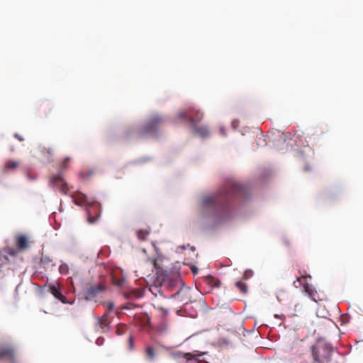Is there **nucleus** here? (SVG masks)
Masks as SVG:
<instances>
[{"mask_svg":"<svg viewBox=\"0 0 363 363\" xmlns=\"http://www.w3.org/2000/svg\"><path fill=\"white\" fill-rule=\"evenodd\" d=\"M247 194L246 188L240 184L228 182L218 194L214 196H206L201 201L203 216L210 212L212 216L220 219L229 216V202L233 196H245Z\"/></svg>","mask_w":363,"mask_h":363,"instance_id":"obj_1","label":"nucleus"},{"mask_svg":"<svg viewBox=\"0 0 363 363\" xmlns=\"http://www.w3.org/2000/svg\"><path fill=\"white\" fill-rule=\"evenodd\" d=\"M154 267L159 269L157 272V281L160 284L170 291L174 290L176 288H179L178 290L172 295L171 298H176L179 296L186 289L184 288V284L178 275H170L166 272H163L157 264V259L155 258L148 259Z\"/></svg>","mask_w":363,"mask_h":363,"instance_id":"obj_2","label":"nucleus"},{"mask_svg":"<svg viewBox=\"0 0 363 363\" xmlns=\"http://www.w3.org/2000/svg\"><path fill=\"white\" fill-rule=\"evenodd\" d=\"M75 203L79 206L86 205L87 209V221L93 224L97 221L101 216V208L100 203L91 201L88 196L84 194H80L75 199Z\"/></svg>","mask_w":363,"mask_h":363,"instance_id":"obj_3","label":"nucleus"},{"mask_svg":"<svg viewBox=\"0 0 363 363\" xmlns=\"http://www.w3.org/2000/svg\"><path fill=\"white\" fill-rule=\"evenodd\" d=\"M164 122V119L157 115L153 116L138 130L140 137H146L156 134L157 130L160 128Z\"/></svg>","mask_w":363,"mask_h":363,"instance_id":"obj_4","label":"nucleus"},{"mask_svg":"<svg viewBox=\"0 0 363 363\" xmlns=\"http://www.w3.org/2000/svg\"><path fill=\"white\" fill-rule=\"evenodd\" d=\"M106 290V286L102 283L97 284H89L82 291L83 298L86 301H92Z\"/></svg>","mask_w":363,"mask_h":363,"instance_id":"obj_5","label":"nucleus"},{"mask_svg":"<svg viewBox=\"0 0 363 363\" xmlns=\"http://www.w3.org/2000/svg\"><path fill=\"white\" fill-rule=\"evenodd\" d=\"M203 114L199 110L194 108H189L186 110L181 111L178 114L179 118H185L191 125H197L203 118Z\"/></svg>","mask_w":363,"mask_h":363,"instance_id":"obj_6","label":"nucleus"},{"mask_svg":"<svg viewBox=\"0 0 363 363\" xmlns=\"http://www.w3.org/2000/svg\"><path fill=\"white\" fill-rule=\"evenodd\" d=\"M308 277L311 278V276L310 275L301 276V277L298 278L294 282V285L296 287H298L297 284H298L299 285H302L303 292H304L306 295H308L312 300L316 301L315 296H316L317 291L312 285L309 284L306 281V279Z\"/></svg>","mask_w":363,"mask_h":363,"instance_id":"obj_7","label":"nucleus"},{"mask_svg":"<svg viewBox=\"0 0 363 363\" xmlns=\"http://www.w3.org/2000/svg\"><path fill=\"white\" fill-rule=\"evenodd\" d=\"M50 182L54 187L58 189L61 192L64 194H67L69 190L68 185L65 182L63 177L61 176V174L52 177L50 179Z\"/></svg>","mask_w":363,"mask_h":363,"instance_id":"obj_8","label":"nucleus"},{"mask_svg":"<svg viewBox=\"0 0 363 363\" xmlns=\"http://www.w3.org/2000/svg\"><path fill=\"white\" fill-rule=\"evenodd\" d=\"M15 356V349L11 346H6L0 350V359L7 358L11 362H14Z\"/></svg>","mask_w":363,"mask_h":363,"instance_id":"obj_9","label":"nucleus"},{"mask_svg":"<svg viewBox=\"0 0 363 363\" xmlns=\"http://www.w3.org/2000/svg\"><path fill=\"white\" fill-rule=\"evenodd\" d=\"M111 319L108 313H105L101 318H98V325L102 332L105 333L109 330Z\"/></svg>","mask_w":363,"mask_h":363,"instance_id":"obj_10","label":"nucleus"},{"mask_svg":"<svg viewBox=\"0 0 363 363\" xmlns=\"http://www.w3.org/2000/svg\"><path fill=\"white\" fill-rule=\"evenodd\" d=\"M50 292L59 301L63 303H67V298L61 293L58 285H50L49 286Z\"/></svg>","mask_w":363,"mask_h":363,"instance_id":"obj_11","label":"nucleus"},{"mask_svg":"<svg viewBox=\"0 0 363 363\" xmlns=\"http://www.w3.org/2000/svg\"><path fill=\"white\" fill-rule=\"evenodd\" d=\"M172 355L174 358H185L186 359V361L188 362V361H190V360L194 359L195 357H201L202 355V354H193L191 352L184 353V352L178 351V352L172 353Z\"/></svg>","mask_w":363,"mask_h":363,"instance_id":"obj_12","label":"nucleus"},{"mask_svg":"<svg viewBox=\"0 0 363 363\" xmlns=\"http://www.w3.org/2000/svg\"><path fill=\"white\" fill-rule=\"evenodd\" d=\"M16 243L17 248L20 250H23L28 247V238L23 235H17L16 237Z\"/></svg>","mask_w":363,"mask_h":363,"instance_id":"obj_13","label":"nucleus"},{"mask_svg":"<svg viewBox=\"0 0 363 363\" xmlns=\"http://www.w3.org/2000/svg\"><path fill=\"white\" fill-rule=\"evenodd\" d=\"M40 154L48 160H50L54 152L53 148L40 145L39 147Z\"/></svg>","mask_w":363,"mask_h":363,"instance_id":"obj_14","label":"nucleus"},{"mask_svg":"<svg viewBox=\"0 0 363 363\" xmlns=\"http://www.w3.org/2000/svg\"><path fill=\"white\" fill-rule=\"evenodd\" d=\"M195 133L199 135L201 137L208 136L209 134V130L206 126H199L198 124L196 125H191Z\"/></svg>","mask_w":363,"mask_h":363,"instance_id":"obj_15","label":"nucleus"},{"mask_svg":"<svg viewBox=\"0 0 363 363\" xmlns=\"http://www.w3.org/2000/svg\"><path fill=\"white\" fill-rule=\"evenodd\" d=\"M206 283L213 286V287H220V284H221V282L220 281L217 279V278H215L213 276H208L206 278Z\"/></svg>","mask_w":363,"mask_h":363,"instance_id":"obj_16","label":"nucleus"},{"mask_svg":"<svg viewBox=\"0 0 363 363\" xmlns=\"http://www.w3.org/2000/svg\"><path fill=\"white\" fill-rule=\"evenodd\" d=\"M145 355L148 360L152 361L155 357V348L152 346L148 345L146 347L145 350Z\"/></svg>","mask_w":363,"mask_h":363,"instance_id":"obj_17","label":"nucleus"},{"mask_svg":"<svg viewBox=\"0 0 363 363\" xmlns=\"http://www.w3.org/2000/svg\"><path fill=\"white\" fill-rule=\"evenodd\" d=\"M137 237L140 241H145L147 240V238L148 237L150 234V230L145 229V230H138L136 232Z\"/></svg>","mask_w":363,"mask_h":363,"instance_id":"obj_18","label":"nucleus"},{"mask_svg":"<svg viewBox=\"0 0 363 363\" xmlns=\"http://www.w3.org/2000/svg\"><path fill=\"white\" fill-rule=\"evenodd\" d=\"M18 165V161L9 160L5 162L4 167L6 170H13L16 169Z\"/></svg>","mask_w":363,"mask_h":363,"instance_id":"obj_19","label":"nucleus"},{"mask_svg":"<svg viewBox=\"0 0 363 363\" xmlns=\"http://www.w3.org/2000/svg\"><path fill=\"white\" fill-rule=\"evenodd\" d=\"M10 263V260L7 255H4L0 249V271L3 267L8 265Z\"/></svg>","mask_w":363,"mask_h":363,"instance_id":"obj_20","label":"nucleus"},{"mask_svg":"<svg viewBox=\"0 0 363 363\" xmlns=\"http://www.w3.org/2000/svg\"><path fill=\"white\" fill-rule=\"evenodd\" d=\"M235 286L238 288V289L243 294H246L247 293V285L242 282V281H237L235 283Z\"/></svg>","mask_w":363,"mask_h":363,"instance_id":"obj_21","label":"nucleus"},{"mask_svg":"<svg viewBox=\"0 0 363 363\" xmlns=\"http://www.w3.org/2000/svg\"><path fill=\"white\" fill-rule=\"evenodd\" d=\"M311 352H312V356L313 358V360L315 363H324L318 356V351L317 350V348L314 346L311 347Z\"/></svg>","mask_w":363,"mask_h":363,"instance_id":"obj_22","label":"nucleus"},{"mask_svg":"<svg viewBox=\"0 0 363 363\" xmlns=\"http://www.w3.org/2000/svg\"><path fill=\"white\" fill-rule=\"evenodd\" d=\"M71 157H67L64 159L59 169V174H62L68 167V163L70 162Z\"/></svg>","mask_w":363,"mask_h":363,"instance_id":"obj_23","label":"nucleus"},{"mask_svg":"<svg viewBox=\"0 0 363 363\" xmlns=\"http://www.w3.org/2000/svg\"><path fill=\"white\" fill-rule=\"evenodd\" d=\"M5 252L11 257H16L18 252V250L14 248H6Z\"/></svg>","mask_w":363,"mask_h":363,"instance_id":"obj_24","label":"nucleus"},{"mask_svg":"<svg viewBox=\"0 0 363 363\" xmlns=\"http://www.w3.org/2000/svg\"><path fill=\"white\" fill-rule=\"evenodd\" d=\"M112 281L114 285L121 286L123 285L124 280L122 279H118L116 277H113Z\"/></svg>","mask_w":363,"mask_h":363,"instance_id":"obj_25","label":"nucleus"},{"mask_svg":"<svg viewBox=\"0 0 363 363\" xmlns=\"http://www.w3.org/2000/svg\"><path fill=\"white\" fill-rule=\"evenodd\" d=\"M253 275V271L251 269H247L245 271L243 274V279H247Z\"/></svg>","mask_w":363,"mask_h":363,"instance_id":"obj_26","label":"nucleus"},{"mask_svg":"<svg viewBox=\"0 0 363 363\" xmlns=\"http://www.w3.org/2000/svg\"><path fill=\"white\" fill-rule=\"evenodd\" d=\"M114 308V303L113 302H109L107 306V311L106 313H109Z\"/></svg>","mask_w":363,"mask_h":363,"instance_id":"obj_27","label":"nucleus"},{"mask_svg":"<svg viewBox=\"0 0 363 363\" xmlns=\"http://www.w3.org/2000/svg\"><path fill=\"white\" fill-rule=\"evenodd\" d=\"M105 340L104 337H98L96 340V344L97 345H102L104 342Z\"/></svg>","mask_w":363,"mask_h":363,"instance_id":"obj_28","label":"nucleus"},{"mask_svg":"<svg viewBox=\"0 0 363 363\" xmlns=\"http://www.w3.org/2000/svg\"><path fill=\"white\" fill-rule=\"evenodd\" d=\"M128 340H129V343H130V350H132L133 347V337L131 336H130L129 338H128Z\"/></svg>","mask_w":363,"mask_h":363,"instance_id":"obj_29","label":"nucleus"},{"mask_svg":"<svg viewBox=\"0 0 363 363\" xmlns=\"http://www.w3.org/2000/svg\"><path fill=\"white\" fill-rule=\"evenodd\" d=\"M14 136H15V138H17L19 141H23V140H24V138H23L21 135H20L19 134H18V133H16V134L14 135Z\"/></svg>","mask_w":363,"mask_h":363,"instance_id":"obj_30","label":"nucleus"},{"mask_svg":"<svg viewBox=\"0 0 363 363\" xmlns=\"http://www.w3.org/2000/svg\"><path fill=\"white\" fill-rule=\"evenodd\" d=\"M131 306H133V304L130 303L124 307H123V309H130L131 308Z\"/></svg>","mask_w":363,"mask_h":363,"instance_id":"obj_31","label":"nucleus"},{"mask_svg":"<svg viewBox=\"0 0 363 363\" xmlns=\"http://www.w3.org/2000/svg\"><path fill=\"white\" fill-rule=\"evenodd\" d=\"M153 289H155V290H157V291H159V289H157V286H151V287L150 288V290L152 293H153V291H152V290H153Z\"/></svg>","mask_w":363,"mask_h":363,"instance_id":"obj_32","label":"nucleus"},{"mask_svg":"<svg viewBox=\"0 0 363 363\" xmlns=\"http://www.w3.org/2000/svg\"><path fill=\"white\" fill-rule=\"evenodd\" d=\"M191 270H192V272H193L194 273H196V272H197V269H196V268L195 267H192V268H191Z\"/></svg>","mask_w":363,"mask_h":363,"instance_id":"obj_33","label":"nucleus"},{"mask_svg":"<svg viewBox=\"0 0 363 363\" xmlns=\"http://www.w3.org/2000/svg\"><path fill=\"white\" fill-rule=\"evenodd\" d=\"M28 178L30 180H33L35 178L31 177L29 174H28Z\"/></svg>","mask_w":363,"mask_h":363,"instance_id":"obj_34","label":"nucleus"},{"mask_svg":"<svg viewBox=\"0 0 363 363\" xmlns=\"http://www.w3.org/2000/svg\"><path fill=\"white\" fill-rule=\"evenodd\" d=\"M347 318V316H346V315H342V321H344L345 323H346V321L345 320V318Z\"/></svg>","mask_w":363,"mask_h":363,"instance_id":"obj_35","label":"nucleus"},{"mask_svg":"<svg viewBox=\"0 0 363 363\" xmlns=\"http://www.w3.org/2000/svg\"><path fill=\"white\" fill-rule=\"evenodd\" d=\"M220 132H221V133H222L223 135H225V132H224L223 128H221V129H220Z\"/></svg>","mask_w":363,"mask_h":363,"instance_id":"obj_36","label":"nucleus"},{"mask_svg":"<svg viewBox=\"0 0 363 363\" xmlns=\"http://www.w3.org/2000/svg\"><path fill=\"white\" fill-rule=\"evenodd\" d=\"M60 272H62V271H65V269L62 268V267H60Z\"/></svg>","mask_w":363,"mask_h":363,"instance_id":"obj_37","label":"nucleus"},{"mask_svg":"<svg viewBox=\"0 0 363 363\" xmlns=\"http://www.w3.org/2000/svg\"><path fill=\"white\" fill-rule=\"evenodd\" d=\"M60 272H62V271H65V269L62 268V267H60Z\"/></svg>","mask_w":363,"mask_h":363,"instance_id":"obj_38","label":"nucleus"},{"mask_svg":"<svg viewBox=\"0 0 363 363\" xmlns=\"http://www.w3.org/2000/svg\"><path fill=\"white\" fill-rule=\"evenodd\" d=\"M274 317H275V318H280V316H279V315H277V314L274 315Z\"/></svg>","mask_w":363,"mask_h":363,"instance_id":"obj_39","label":"nucleus"},{"mask_svg":"<svg viewBox=\"0 0 363 363\" xmlns=\"http://www.w3.org/2000/svg\"><path fill=\"white\" fill-rule=\"evenodd\" d=\"M143 252L145 253V252H146V250H145V249H143Z\"/></svg>","mask_w":363,"mask_h":363,"instance_id":"obj_40","label":"nucleus"}]
</instances>
